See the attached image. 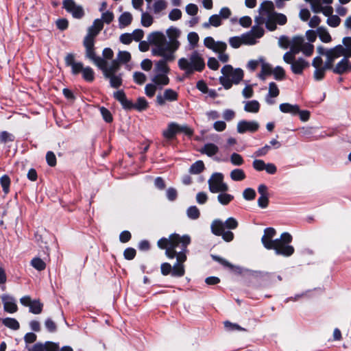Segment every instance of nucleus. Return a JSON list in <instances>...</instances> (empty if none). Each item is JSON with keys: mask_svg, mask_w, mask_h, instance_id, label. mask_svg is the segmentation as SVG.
<instances>
[{"mask_svg": "<svg viewBox=\"0 0 351 351\" xmlns=\"http://www.w3.org/2000/svg\"><path fill=\"white\" fill-rule=\"evenodd\" d=\"M259 128V123L256 121H239L237 125V131L239 134L255 132Z\"/></svg>", "mask_w": 351, "mask_h": 351, "instance_id": "2eb2a0df", "label": "nucleus"}, {"mask_svg": "<svg viewBox=\"0 0 351 351\" xmlns=\"http://www.w3.org/2000/svg\"><path fill=\"white\" fill-rule=\"evenodd\" d=\"M132 20V15L128 12L123 13L119 18V27H125L130 25Z\"/></svg>", "mask_w": 351, "mask_h": 351, "instance_id": "f704fd0d", "label": "nucleus"}, {"mask_svg": "<svg viewBox=\"0 0 351 351\" xmlns=\"http://www.w3.org/2000/svg\"><path fill=\"white\" fill-rule=\"evenodd\" d=\"M243 197L246 200H252L256 197V192L252 188L245 189L243 192Z\"/></svg>", "mask_w": 351, "mask_h": 351, "instance_id": "13d9d810", "label": "nucleus"}, {"mask_svg": "<svg viewBox=\"0 0 351 351\" xmlns=\"http://www.w3.org/2000/svg\"><path fill=\"white\" fill-rule=\"evenodd\" d=\"M304 43V41L302 37L295 36L291 39L290 49L298 53L301 51Z\"/></svg>", "mask_w": 351, "mask_h": 351, "instance_id": "7c9ffc66", "label": "nucleus"}, {"mask_svg": "<svg viewBox=\"0 0 351 351\" xmlns=\"http://www.w3.org/2000/svg\"><path fill=\"white\" fill-rule=\"evenodd\" d=\"M219 193V194L217 196V200L222 205L228 204L234 198L233 195L225 192Z\"/></svg>", "mask_w": 351, "mask_h": 351, "instance_id": "ea45409f", "label": "nucleus"}, {"mask_svg": "<svg viewBox=\"0 0 351 351\" xmlns=\"http://www.w3.org/2000/svg\"><path fill=\"white\" fill-rule=\"evenodd\" d=\"M291 40H289V38L285 36H282L278 39V45L282 49L291 48Z\"/></svg>", "mask_w": 351, "mask_h": 351, "instance_id": "6e6d98bb", "label": "nucleus"}, {"mask_svg": "<svg viewBox=\"0 0 351 351\" xmlns=\"http://www.w3.org/2000/svg\"><path fill=\"white\" fill-rule=\"evenodd\" d=\"M276 230L273 228H267L264 230V234L261 238L263 246L267 250H271L276 244V239H273L276 235Z\"/></svg>", "mask_w": 351, "mask_h": 351, "instance_id": "6ab92c4d", "label": "nucleus"}, {"mask_svg": "<svg viewBox=\"0 0 351 351\" xmlns=\"http://www.w3.org/2000/svg\"><path fill=\"white\" fill-rule=\"evenodd\" d=\"M148 107V103L144 97L138 98L136 102L132 105L131 108H134L138 111H143L147 109Z\"/></svg>", "mask_w": 351, "mask_h": 351, "instance_id": "a19ab883", "label": "nucleus"}, {"mask_svg": "<svg viewBox=\"0 0 351 351\" xmlns=\"http://www.w3.org/2000/svg\"><path fill=\"white\" fill-rule=\"evenodd\" d=\"M260 110V104L256 100H251L245 102L244 110L247 112L257 113Z\"/></svg>", "mask_w": 351, "mask_h": 351, "instance_id": "c756f323", "label": "nucleus"}, {"mask_svg": "<svg viewBox=\"0 0 351 351\" xmlns=\"http://www.w3.org/2000/svg\"><path fill=\"white\" fill-rule=\"evenodd\" d=\"M182 16V12L179 9H173L169 14V19L171 21H177Z\"/></svg>", "mask_w": 351, "mask_h": 351, "instance_id": "69168bd1", "label": "nucleus"}, {"mask_svg": "<svg viewBox=\"0 0 351 351\" xmlns=\"http://www.w3.org/2000/svg\"><path fill=\"white\" fill-rule=\"evenodd\" d=\"M0 182L1 186L3 188V191L5 193H8L9 192V188L10 184V180L8 176H3L0 178Z\"/></svg>", "mask_w": 351, "mask_h": 351, "instance_id": "5fc2aeb1", "label": "nucleus"}, {"mask_svg": "<svg viewBox=\"0 0 351 351\" xmlns=\"http://www.w3.org/2000/svg\"><path fill=\"white\" fill-rule=\"evenodd\" d=\"M238 226V221L234 217L228 218L223 223L219 219H215L211 223V231L217 236H221L225 241L230 242L234 239V234L230 231H225L224 228L230 230L236 229Z\"/></svg>", "mask_w": 351, "mask_h": 351, "instance_id": "423d86ee", "label": "nucleus"}, {"mask_svg": "<svg viewBox=\"0 0 351 351\" xmlns=\"http://www.w3.org/2000/svg\"><path fill=\"white\" fill-rule=\"evenodd\" d=\"M208 183L211 193L226 192L228 190V186L223 182V176L221 173H213Z\"/></svg>", "mask_w": 351, "mask_h": 351, "instance_id": "f8f14e48", "label": "nucleus"}, {"mask_svg": "<svg viewBox=\"0 0 351 351\" xmlns=\"http://www.w3.org/2000/svg\"><path fill=\"white\" fill-rule=\"evenodd\" d=\"M298 53H295L293 52V51L292 50H289V51L286 52L283 56V60L284 61L287 63V64H290L291 65L292 64V62H294L295 60V54H297Z\"/></svg>", "mask_w": 351, "mask_h": 351, "instance_id": "052dcab7", "label": "nucleus"}, {"mask_svg": "<svg viewBox=\"0 0 351 351\" xmlns=\"http://www.w3.org/2000/svg\"><path fill=\"white\" fill-rule=\"evenodd\" d=\"M261 71L258 76L260 79L265 80L267 76L272 73L273 69L271 65L267 62L263 57H261Z\"/></svg>", "mask_w": 351, "mask_h": 351, "instance_id": "a878e982", "label": "nucleus"}, {"mask_svg": "<svg viewBox=\"0 0 351 351\" xmlns=\"http://www.w3.org/2000/svg\"><path fill=\"white\" fill-rule=\"evenodd\" d=\"M239 23L244 28H248L252 25V19L248 16H242L239 19Z\"/></svg>", "mask_w": 351, "mask_h": 351, "instance_id": "338daca9", "label": "nucleus"}, {"mask_svg": "<svg viewBox=\"0 0 351 351\" xmlns=\"http://www.w3.org/2000/svg\"><path fill=\"white\" fill-rule=\"evenodd\" d=\"M134 80L138 84H143L146 81V76L141 72H135L133 75Z\"/></svg>", "mask_w": 351, "mask_h": 351, "instance_id": "0e129e2a", "label": "nucleus"}, {"mask_svg": "<svg viewBox=\"0 0 351 351\" xmlns=\"http://www.w3.org/2000/svg\"><path fill=\"white\" fill-rule=\"evenodd\" d=\"M163 95L167 101H173L178 99V94L172 89H167L165 90Z\"/></svg>", "mask_w": 351, "mask_h": 351, "instance_id": "864d4df0", "label": "nucleus"}, {"mask_svg": "<svg viewBox=\"0 0 351 351\" xmlns=\"http://www.w3.org/2000/svg\"><path fill=\"white\" fill-rule=\"evenodd\" d=\"M98 67L102 70L105 77L111 76L115 75V73L119 69V63L117 60H113L110 66H107V62L103 60L102 66H98Z\"/></svg>", "mask_w": 351, "mask_h": 351, "instance_id": "5701e85b", "label": "nucleus"}, {"mask_svg": "<svg viewBox=\"0 0 351 351\" xmlns=\"http://www.w3.org/2000/svg\"><path fill=\"white\" fill-rule=\"evenodd\" d=\"M349 58L343 57L335 66H332V71L337 74H343L351 71V63L348 60Z\"/></svg>", "mask_w": 351, "mask_h": 351, "instance_id": "412c9836", "label": "nucleus"}, {"mask_svg": "<svg viewBox=\"0 0 351 351\" xmlns=\"http://www.w3.org/2000/svg\"><path fill=\"white\" fill-rule=\"evenodd\" d=\"M1 300L3 303V308L5 311L9 313H14L17 311V305L12 297L8 295H3L1 296Z\"/></svg>", "mask_w": 351, "mask_h": 351, "instance_id": "b1692460", "label": "nucleus"}, {"mask_svg": "<svg viewBox=\"0 0 351 351\" xmlns=\"http://www.w3.org/2000/svg\"><path fill=\"white\" fill-rule=\"evenodd\" d=\"M266 163L263 160L256 159L252 162L253 167L258 171H263Z\"/></svg>", "mask_w": 351, "mask_h": 351, "instance_id": "774afa93", "label": "nucleus"}, {"mask_svg": "<svg viewBox=\"0 0 351 351\" xmlns=\"http://www.w3.org/2000/svg\"><path fill=\"white\" fill-rule=\"evenodd\" d=\"M179 68L186 74L195 71H202L205 67V62L202 55L195 51L188 58H181L178 61Z\"/></svg>", "mask_w": 351, "mask_h": 351, "instance_id": "39448f33", "label": "nucleus"}, {"mask_svg": "<svg viewBox=\"0 0 351 351\" xmlns=\"http://www.w3.org/2000/svg\"><path fill=\"white\" fill-rule=\"evenodd\" d=\"M204 164L202 160H197L190 167L189 172L193 174H197L203 171Z\"/></svg>", "mask_w": 351, "mask_h": 351, "instance_id": "79ce46f5", "label": "nucleus"}, {"mask_svg": "<svg viewBox=\"0 0 351 351\" xmlns=\"http://www.w3.org/2000/svg\"><path fill=\"white\" fill-rule=\"evenodd\" d=\"M308 64L302 58H299L292 62L291 70L295 74H301Z\"/></svg>", "mask_w": 351, "mask_h": 351, "instance_id": "bb28decb", "label": "nucleus"}, {"mask_svg": "<svg viewBox=\"0 0 351 351\" xmlns=\"http://www.w3.org/2000/svg\"><path fill=\"white\" fill-rule=\"evenodd\" d=\"M154 23L153 16L147 12H142L141 23L145 27H150Z\"/></svg>", "mask_w": 351, "mask_h": 351, "instance_id": "c9c22d12", "label": "nucleus"}, {"mask_svg": "<svg viewBox=\"0 0 351 351\" xmlns=\"http://www.w3.org/2000/svg\"><path fill=\"white\" fill-rule=\"evenodd\" d=\"M221 72L222 75L219 77V82L226 89L230 88L232 84H239L243 77L241 69H234L230 64L223 66Z\"/></svg>", "mask_w": 351, "mask_h": 351, "instance_id": "0eeeda50", "label": "nucleus"}, {"mask_svg": "<svg viewBox=\"0 0 351 351\" xmlns=\"http://www.w3.org/2000/svg\"><path fill=\"white\" fill-rule=\"evenodd\" d=\"M167 3L165 0H157L156 1L153 5V12L156 14H160L162 11L165 10L167 8Z\"/></svg>", "mask_w": 351, "mask_h": 351, "instance_id": "4c0bfd02", "label": "nucleus"}, {"mask_svg": "<svg viewBox=\"0 0 351 351\" xmlns=\"http://www.w3.org/2000/svg\"><path fill=\"white\" fill-rule=\"evenodd\" d=\"M84 45L86 48V57L92 60L97 66H102L104 59L95 56L93 49L94 40H90V39H84Z\"/></svg>", "mask_w": 351, "mask_h": 351, "instance_id": "dca6fc26", "label": "nucleus"}, {"mask_svg": "<svg viewBox=\"0 0 351 351\" xmlns=\"http://www.w3.org/2000/svg\"><path fill=\"white\" fill-rule=\"evenodd\" d=\"M186 214H187V216L192 219H196L199 217V209L193 206H191L189 207L187 210H186Z\"/></svg>", "mask_w": 351, "mask_h": 351, "instance_id": "603ef678", "label": "nucleus"}, {"mask_svg": "<svg viewBox=\"0 0 351 351\" xmlns=\"http://www.w3.org/2000/svg\"><path fill=\"white\" fill-rule=\"evenodd\" d=\"M280 110L283 113H289L292 115L297 114L299 112L298 105L291 104L289 103H283L279 106Z\"/></svg>", "mask_w": 351, "mask_h": 351, "instance_id": "cd10ccee", "label": "nucleus"}, {"mask_svg": "<svg viewBox=\"0 0 351 351\" xmlns=\"http://www.w3.org/2000/svg\"><path fill=\"white\" fill-rule=\"evenodd\" d=\"M180 132H183L188 136L193 134V130L187 125H179L175 122H171L168 124L167 128L163 130L162 136L167 140H171Z\"/></svg>", "mask_w": 351, "mask_h": 351, "instance_id": "9d476101", "label": "nucleus"}, {"mask_svg": "<svg viewBox=\"0 0 351 351\" xmlns=\"http://www.w3.org/2000/svg\"><path fill=\"white\" fill-rule=\"evenodd\" d=\"M131 59V55L128 51H120L117 54V60L119 63H127Z\"/></svg>", "mask_w": 351, "mask_h": 351, "instance_id": "de8ad7c7", "label": "nucleus"}, {"mask_svg": "<svg viewBox=\"0 0 351 351\" xmlns=\"http://www.w3.org/2000/svg\"><path fill=\"white\" fill-rule=\"evenodd\" d=\"M230 161L232 165H236V166H240L244 162L242 156L240 154H237V153H233L230 156Z\"/></svg>", "mask_w": 351, "mask_h": 351, "instance_id": "4d7b16f0", "label": "nucleus"}, {"mask_svg": "<svg viewBox=\"0 0 351 351\" xmlns=\"http://www.w3.org/2000/svg\"><path fill=\"white\" fill-rule=\"evenodd\" d=\"M313 50L314 46L312 44L304 43L300 51H302L304 55L310 56L313 54Z\"/></svg>", "mask_w": 351, "mask_h": 351, "instance_id": "bf43d9fd", "label": "nucleus"}, {"mask_svg": "<svg viewBox=\"0 0 351 351\" xmlns=\"http://www.w3.org/2000/svg\"><path fill=\"white\" fill-rule=\"evenodd\" d=\"M166 34L169 40L167 44V49L169 50V53L174 54L180 46L178 38L181 35V31L177 27H170L166 30Z\"/></svg>", "mask_w": 351, "mask_h": 351, "instance_id": "ddd939ff", "label": "nucleus"}, {"mask_svg": "<svg viewBox=\"0 0 351 351\" xmlns=\"http://www.w3.org/2000/svg\"><path fill=\"white\" fill-rule=\"evenodd\" d=\"M280 90L277 84L274 82L269 84L268 93L265 97V101L268 104H273L274 101L273 98L277 97L279 95Z\"/></svg>", "mask_w": 351, "mask_h": 351, "instance_id": "393cba45", "label": "nucleus"}, {"mask_svg": "<svg viewBox=\"0 0 351 351\" xmlns=\"http://www.w3.org/2000/svg\"><path fill=\"white\" fill-rule=\"evenodd\" d=\"M317 34L321 41L325 43L331 42L332 38L327 29L324 27H319L317 29Z\"/></svg>", "mask_w": 351, "mask_h": 351, "instance_id": "2f4dec72", "label": "nucleus"}, {"mask_svg": "<svg viewBox=\"0 0 351 351\" xmlns=\"http://www.w3.org/2000/svg\"><path fill=\"white\" fill-rule=\"evenodd\" d=\"M291 240V235L288 232H284L280 235V239H276V244L271 250H274L278 255L290 256L294 252L293 247L289 245Z\"/></svg>", "mask_w": 351, "mask_h": 351, "instance_id": "1a4fd4ad", "label": "nucleus"}, {"mask_svg": "<svg viewBox=\"0 0 351 351\" xmlns=\"http://www.w3.org/2000/svg\"><path fill=\"white\" fill-rule=\"evenodd\" d=\"M204 45L209 49L215 53L225 51L227 49V45L223 41H216L211 36H207L204 40Z\"/></svg>", "mask_w": 351, "mask_h": 351, "instance_id": "f3484780", "label": "nucleus"}, {"mask_svg": "<svg viewBox=\"0 0 351 351\" xmlns=\"http://www.w3.org/2000/svg\"><path fill=\"white\" fill-rule=\"evenodd\" d=\"M264 33V29L256 23L250 31L241 34L243 45H256L258 39L263 36Z\"/></svg>", "mask_w": 351, "mask_h": 351, "instance_id": "9b49d317", "label": "nucleus"}, {"mask_svg": "<svg viewBox=\"0 0 351 351\" xmlns=\"http://www.w3.org/2000/svg\"><path fill=\"white\" fill-rule=\"evenodd\" d=\"M114 97L121 102L124 108H130L132 107V103L127 99L125 93L122 90L115 92Z\"/></svg>", "mask_w": 351, "mask_h": 351, "instance_id": "72a5a7b5", "label": "nucleus"}, {"mask_svg": "<svg viewBox=\"0 0 351 351\" xmlns=\"http://www.w3.org/2000/svg\"><path fill=\"white\" fill-rule=\"evenodd\" d=\"M83 78L87 82H93L95 78L94 71L90 67H84L82 72Z\"/></svg>", "mask_w": 351, "mask_h": 351, "instance_id": "c03bdc74", "label": "nucleus"}, {"mask_svg": "<svg viewBox=\"0 0 351 351\" xmlns=\"http://www.w3.org/2000/svg\"><path fill=\"white\" fill-rule=\"evenodd\" d=\"M272 73L276 80H282L285 76V71L281 66H276L272 70Z\"/></svg>", "mask_w": 351, "mask_h": 351, "instance_id": "e2e57ef3", "label": "nucleus"}, {"mask_svg": "<svg viewBox=\"0 0 351 351\" xmlns=\"http://www.w3.org/2000/svg\"><path fill=\"white\" fill-rule=\"evenodd\" d=\"M222 24L221 16L218 14H213L210 16L207 22L203 23L202 26L204 28H209L210 26L217 27Z\"/></svg>", "mask_w": 351, "mask_h": 351, "instance_id": "c85d7f7f", "label": "nucleus"}, {"mask_svg": "<svg viewBox=\"0 0 351 351\" xmlns=\"http://www.w3.org/2000/svg\"><path fill=\"white\" fill-rule=\"evenodd\" d=\"M315 69L314 78L317 81L322 80L325 75L326 70L328 69L326 66V64H324V67H319Z\"/></svg>", "mask_w": 351, "mask_h": 351, "instance_id": "3c124183", "label": "nucleus"}, {"mask_svg": "<svg viewBox=\"0 0 351 351\" xmlns=\"http://www.w3.org/2000/svg\"><path fill=\"white\" fill-rule=\"evenodd\" d=\"M29 311L34 314H39L43 309V304L38 300L32 301L29 305Z\"/></svg>", "mask_w": 351, "mask_h": 351, "instance_id": "49530a36", "label": "nucleus"}, {"mask_svg": "<svg viewBox=\"0 0 351 351\" xmlns=\"http://www.w3.org/2000/svg\"><path fill=\"white\" fill-rule=\"evenodd\" d=\"M31 265L38 271H43L46 267V263L40 258H34L31 261Z\"/></svg>", "mask_w": 351, "mask_h": 351, "instance_id": "37998d69", "label": "nucleus"}, {"mask_svg": "<svg viewBox=\"0 0 351 351\" xmlns=\"http://www.w3.org/2000/svg\"><path fill=\"white\" fill-rule=\"evenodd\" d=\"M169 60L162 58L155 64V74L152 77V82L156 85L165 86L169 84V79L167 76L170 69L167 65Z\"/></svg>", "mask_w": 351, "mask_h": 351, "instance_id": "6e6552de", "label": "nucleus"}, {"mask_svg": "<svg viewBox=\"0 0 351 351\" xmlns=\"http://www.w3.org/2000/svg\"><path fill=\"white\" fill-rule=\"evenodd\" d=\"M328 18L326 21V23L332 27H337L341 22L340 18L337 15H332V13L328 16Z\"/></svg>", "mask_w": 351, "mask_h": 351, "instance_id": "8fccbe9b", "label": "nucleus"}, {"mask_svg": "<svg viewBox=\"0 0 351 351\" xmlns=\"http://www.w3.org/2000/svg\"><path fill=\"white\" fill-rule=\"evenodd\" d=\"M63 7L75 19H81L84 15L82 6L77 4L73 0H64Z\"/></svg>", "mask_w": 351, "mask_h": 351, "instance_id": "4468645a", "label": "nucleus"}, {"mask_svg": "<svg viewBox=\"0 0 351 351\" xmlns=\"http://www.w3.org/2000/svg\"><path fill=\"white\" fill-rule=\"evenodd\" d=\"M228 42L230 45L234 49H237L241 45H243L241 35L230 37Z\"/></svg>", "mask_w": 351, "mask_h": 351, "instance_id": "a18cd8bd", "label": "nucleus"}, {"mask_svg": "<svg viewBox=\"0 0 351 351\" xmlns=\"http://www.w3.org/2000/svg\"><path fill=\"white\" fill-rule=\"evenodd\" d=\"M65 63L66 66L71 68V72L73 75L82 73L84 68L82 62H77L75 60V56L72 53H69L66 56Z\"/></svg>", "mask_w": 351, "mask_h": 351, "instance_id": "aec40b11", "label": "nucleus"}, {"mask_svg": "<svg viewBox=\"0 0 351 351\" xmlns=\"http://www.w3.org/2000/svg\"><path fill=\"white\" fill-rule=\"evenodd\" d=\"M190 242L191 239L188 235L172 234L169 239L162 238L157 243L159 248L166 250L165 254L169 258L176 257L177 263L171 270V275L174 277H181L184 274L182 263L186 260V249Z\"/></svg>", "mask_w": 351, "mask_h": 351, "instance_id": "f257e3e1", "label": "nucleus"}, {"mask_svg": "<svg viewBox=\"0 0 351 351\" xmlns=\"http://www.w3.org/2000/svg\"><path fill=\"white\" fill-rule=\"evenodd\" d=\"M2 323L8 328L12 330H18L20 327L19 322L11 317H7L2 319Z\"/></svg>", "mask_w": 351, "mask_h": 351, "instance_id": "58836bf2", "label": "nucleus"}, {"mask_svg": "<svg viewBox=\"0 0 351 351\" xmlns=\"http://www.w3.org/2000/svg\"><path fill=\"white\" fill-rule=\"evenodd\" d=\"M256 23L265 26L269 31H274L276 25H284L287 23V16L282 13L274 11V5L272 1H265L259 7V16L254 19Z\"/></svg>", "mask_w": 351, "mask_h": 351, "instance_id": "f03ea898", "label": "nucleus"}, {"mask_svg": "<svg viewBox=\"0 0 351 351\" xmlns=\"http://www.w3.org/2000/svg\"><path fill=\"white\" fill-rule=\"evenodd\" d=\"M148 41L151 45L155 46L152 49L154 56H160L169 61H173L176 58L175 54L169 53L166 38L164 34L161 32H154L148 36Z\"/></svg>", "mask_w": 351, "mask_h": 351, "instance_id": "20e7f679", "label": "nucleus"}, {"mask_svg": "<svg viewBox=\"0 0 351 351\" xmlns=\"http://www.w3.org/2000/svg\"><path fill=\"white\" fill-rule=\"evenodd\" d=\"M317 51L319 55L326 57V66L332 68L335 60L341 56L351 57V37H346L342 40V45H338L329 49H326L322 46H319Z\"/></svg>", "mask_w": 351, "mask_h": 351, "instance_id": "7ed1b4c3", "label": "nucleus"}, {"mask_svg": "<svg viewBox=\"0 0 351 351\" xmlns=\"http://www.w3.org/2000/svg\"><path fill=\"white\" fill-rule=\"evenodd\" d=\"M187 39L189 43L192 45V47H194L199 41V36L195 32H190L187 35Z\"/></svg>", "mask_w": 351, "mask_h": 351, "instance_id": "680f3d73", "label": "nucleus"}, {"mask_svg": "<svg viewBox=\"0 0 351 351\" xmlns=\"http://www.w3.org/2000/svg\"><path fill=\"white\" fill-rule=\"evenodd\" d=\"M230 177L234 181H241L245 178V173L241 169H234L230 172Z\"/></svg>", "mask_w": 351, "mask_h": 351, "instance_id": "e433bc0d", "label": "nucleus"}, {"mask_svg": "<svg viewBox=\"0 0 351 351\" xmlns=\"http://www.w3.org/2000/svg\"><path fill=\"white\" fill-rule=\"evenodd\" d=\"M106 77L110 80V86L113 88H119L122 84V80L120 75H112L111 76Z\"/></svg>", "mask_w": 351, "mask_h": 351, "instance_id": "09e8293b", "label": "nucleus"}, {"mask_svg": "<svg viewBox=\"0 0 351 351\" xmlns=\"http://www.w3.org/2000/svg\"><path fill=\"white\" fill-rule=\"evenodd\" d=\"M103 28V22L101 19H97L94 21L93 24L88 29V34L84 39H90L94 40V38L99 34Z\"/></svg>", "mask_w": 351, "mask_h": 351, "instance_id": "4be33fe9", "label": "nucleus"}, {"mask_svg": "<svg viewBox=\"0 0 351 351\" xmlns=\"http://www.w3.org/2000/svg\"><path fill=\"white\" fill-rule=\"evenodd\" d=\"M311 5V8L314 13L322 12L325 16L333 13V8L330 5L323 6L320 0H304Z\"/></svg>", "mask_w": 351, "mask_h": 351, "instance_id": "a211bd4d", "label": "nucleus"}, {"mask_svg": "<svg viewBox=\"0 0 351 351\" xmlns=\"http://www.w3.org/2000/svg\"><path fill=\"white\" fill-rule=\"evenodd\" d=\"M219 151V148L213 143L206 144L199 152L202 154H206L208 156H213L216 154Z\"/></svg>", "mask_w": 351, "mask_h": 351, "instance_id": "473e14b6", "label": "nucleus"}]
</instances>
